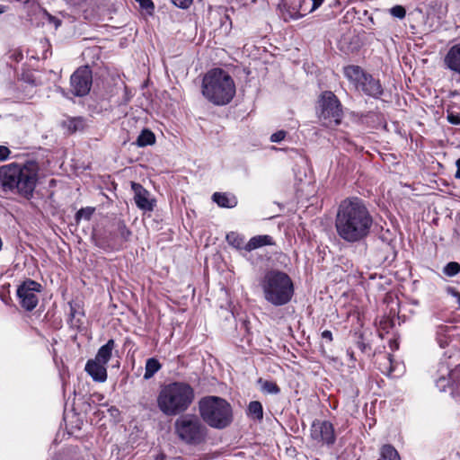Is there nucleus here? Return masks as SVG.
<instances>
[{
  "mask_svg": "<svg viewBox=\"0 0 460 460\" xmlns=\"http://www.w3.org/2000/svg\"><path fill=\"white\" fill-rule=\"evenodd\" d=\"M322 338L327 340L328 341H332V333L331 331L325 330L322 332Z\"/></svg>",
  "mask_w": 460,
  "mask_h": 460,
  "instance_id": "38",
  "label": "nucleus"
},
{
  "mask_svg": "<svg viewBox=\"0 0 460 460\" xmlns=\"http://www.w3.org/2000/svg\"><path fill=\"white\" fill-rule=\"evenodd\" d=\"M460 271V264L456 261L448 262L443 269V273L448 277H454Z\"/></svg>",
  "mask_w": 460,
  "mask_h": 460,
  "instance_id": "27",
  "label": "nucleus"
},
{
  "mask_svg": "<svg viewBox=\"0 0 460 460\" xmlns=\"http://www.w3.org/2000/svg\"><path fill=\"white\" fill-rule=\"evenodd\" d=\"M199 409L203 420L212 428L224 429L232 422L231 405L223 398L204 397L199 402Z\"/></svg>",
  "mask_w": 460,
  "mask_h": 460,
  "instance_id": "6",
  "label": "nucleus"
},
{
  "mask_svg": "<svg viewBox=\"0 0 460 460\" xmlns=\"http://www.w3.org/2000/svg\"><path fill=\"white\" fill-rule=\"evenodd\" d=\"M323 2V0H303L304 4H311L310 9L308 10L309 13L316 10Z\"/></svg>",
  "mask_w": 460,
  "mask_h": 460,
  "instance_id": "31",
  "label": "nucleus"
},
{
  "mask_svg": "<svg viewBox=\"0 0 460 460\" xmlns=\"http://www.w3.org/2000/svg\"><path fill=\"white\" fill-rule=\"evenodd\" d=\"M274 241L270 235H256L252 237L249 242L245 244L244 250L251 252L266 245H273Z\"/></svg>",
  "mask_w": 460,
  "mask_h": 460,
  "instance_id": "17",
  "label": "nucleus"
},
{
  "mask_svg": "<svg viewBox=\"0 0 460 460\" xmlns=\"http://www.w3.org/2000/svg\"><path fill=\"white\" fill-rule=\"evenodd\" d=\"M160 368L161 364L157 359L154 358H148L146 362L144 378L146 380L150 379Z\"/></svg>",
  "mask_w": 460,
  "mask_h": 460,
  "instance_id": "22",
  "label": "nucleus"
},
{
  "mask_svg": "<svg viewBox=\"0 0 460 460\" xmlns=\"http://www.w3.org/2000/svg\"><path fill=\"white\" fill-rule=\"evenodd\" d=\"M226 242L235 249L241 250L245 247L244 237L236 232H230L226 234Z\"/></svg>",
  "mask_w": 460,
  "mask_h": 460,
  "instance_id": "21",
  "label": "nucleus"
},
{
  "mask_svg": "<svg viewBox=\"0 0 460 460\" xmlns=\"http://www.w3.org/2000/svg\"><path fill=\"white\" fill-rule=\"evenodd\" d=\"M106 364L95 359H89L84 370L96 382L103 383L107 379Z\"/></svg>",
  "mask_w": 460,
  "mask_h": 460,
  "instance_id": "14",
  "label": "nucleus"
},
{
  "mask_svg": "<svg viewBox=\"0 0 460 460\" xmlns=\"http://www.w3.org/2000/svg\"><path fill=\"white\" fill-rule=\"evenodd\" d=\"M444 63L448 69L460 75V43L448 49Z\"/></svg>",
  "mask_w": 460,
  "mask_h": 460,
  "instance_id": "15",
  "label": "nucleus"
},
{
  "mask_svg": "<svg viewBox=\"0 0 460 460\" xmlns=\"http://www.w3.org/2000/svg\"><path fill=\"white\" fill-rule=\"evenodd\" d=\"M174 429L178 438L187 445L197 446L207 438V428L197 415L185 414L174 422Z\"/></svg>",
  "mask_w": 460,
  "mask_h": 460,
  "instance_id": "7",
  "label": "nucleus"
},
{
  "mask_svg": "<svg viewBox=\"0 0 460 460\" xmlns=\"http://www.w3.org/2000/svg\"><path fill=\"white\" fill-rule=\"evenodd\" d=\"M10 155V150L4 146H0V161L7 159Z\"/></svg>",
  "mask_w": 460,
  "mask_h": 460,
  "instance_id": "35",
  "label": "nucleus"
},
{
  "mask_svg": "<svg viewBox=\"0 0 460 460\" xmlns=\"http://www.w3.org/2000/svg\"><path fill=\"white\" fill-rule=\"evenodd\" d=\"M95 208L93 207H86L79 209L75 217V222L79 224L82 219L89 221L94 213Z\"/></svg>",
  "mask_w": 460,
  "mask_h": 460,
  "instance_id": "25",
  "label": "nucleus"
},
{
  "mask_svg": "<svg viewBox=\"0 0 460 460\" xmlns=\"http://www.w3.org/2000/svg\"><path fill=\"white\" fill-rule=\"evenodd\" d=\"M61 125L68 133L73 134L84 130L86 127V120L83 117H70L63 120Z\"/></svg>",
  "mask_w": 460,
  "mask_h": 460,
  "instance_id": "16",
  "label": "nucleus"
},
{
  "mask_svg": "<svg viewBox=\"0 0 460 460\" xmlns=\"http://www.w3.org/2000/svg\"><path fill=\"white\" fill-rule=\"evenodd\" d=\"M212 199L221 208H232L237 205L236 198L226 193L215 192L212 196Z\"/></svg>",
  "mask_w": 460,
  "mask_h": 460,
  "instance_id": "19",
  "label": "nucleus"
},
{
  "mask_svg": "<svg viewBox=\"0 0 460 460\" xmlns=\"http://www.w3.org/2000/svg\"><path fill=\"white\" fill-rule=\"evenodd\" d=\"M344 75L350 81L356 89L364 94L379 98L384 90L379 79L375 78L372 75L366 73L358 66H348L344 68Z\"/></svg>",
  "mask_w": 460,
  "mask_h": 460,
  "instance_id": "8",
  "label": "nucleus"
},
{
  "mask_svg": "<svg viewBox=\"0 0 460 460\" xmlns=\"http://www.w3.org/2000/svg\"><path fill=\"white\" fill-rule=\"evenodd\" d=\"M92 83V70L87 66H81L70 77L71 92L75 96H84L90 92Z\"/></svg>",
  "mask_w": 460,
  "mask_h": 460,
  "instance_id": "10",
  "label": "nucleus"
},
{
  "mask_svg": "<svg viewBox=\"0 0 460 460\" xmlns=\"http://www.w3.org/2000/svg\"><path fill=\"white\" fill-rule=\"evenodd\" d=\"M373 218L364 202L358 198L344 199L339 206L335 228L338 235L348 243H357L370 233Z\"/></svg>",
  "mask_w": 460,
  "mask_h": 460,
  "instance_id": "1",
  "label": "nucleus"
},
{
  "mask_svg": "<svg viewBox=\"0 0 460 460\" xmlns=\"http://www.w3.org/2000/svg\"><path fill=\"white\" fill-rule=\"evenodd\" d=\"M303 6L305 7V9H304V10L305 11L307 8H309V9H310L311 4H304L302 3V4H301V7H303Z\"/></svg>",
  "mask_w": 460,
  "mask_h": 460,
  "instance_id": "43",
  "label": "nucleus"
},
{
  "mask_svg": "<svg viewBox=\"0 0 460 460\" xmlns=\"http://www.w3.org/2000/svg\"><path fill=\"white\" fill-rule=\"evenodd\" d=\"M447 120L453 125H460V115L449 112L447 114Z\"/></svg>",
  "mask_w": 460,
  "mask_h": 460,
  "instance_id": "34",
  "label": "nucleus"
},
{
  "mask_svg": "<svg viewBox=\"0 0 460 460\" xmlns=\"http://www.w3.org/2000/svg\"><path fill=\"white\" fill-rule=\"evenodd\" d=\"M194 397V390L189 384L172 382L160 390L157 405L164 414L176 416L189 409Z\"/></svg>",
  "mask_w": 460,
  "mask_h": 460,
  "instance_id": "3",
  "label": "nucleus"
},
{
  "mask_svg": "<svg viewBox=\"0 0 460 460\" xmlns=\"http://www.w3.org/2000/svg\"><path fill=\"white\" fill-rule=\"evenodd\" d=\"M115 348V341L113 339H110L106 344L102 346L95 356V360L100 361L102 363L107 364L109 360L111 358L112 350Z\"/></svg>",
  "mask_w": 460,
  "mask_h": 460,
  "instance_id": "18",
  "label": "nucleus"
},
{
  "mask_svg": "<svg viewBox=\"0 0 460 460\" xmlns=\"http://www.w3.org/2000/svg\"><path fill=\"white\" fill-rule=\"evenodd\" d=\"M142 9L151 13L155 9V4L152 0H135Z\"/></svg>",
  "mask_w": 460,
  "mask_h": 460,
  "instance_id": "30",
  "label": "nucleus"
},
{
  "mask_svg": "<svg viewBox=\"0 0 460 460\" xmlns=\"http://www.w3.org/2000/svg\"><path fill=\"white\" fill-rule=\"evenodd\" d=\"M264 299L274 306L287 305L294 295L291 278L279 270H268L260 281Z\"/></svg>",
  "mask_w": 460,
  "mask_h": 460,
  "instance_id": "4",
  "label": "nucleus"
},
{
  "mask_svg": "<svg viewBox=\"0 0 460 460\" xmlns=\"http://www.w3.org/2000/svg\"><path fill=\"white\" fill-rule=\"evenodd\" d=\"M249 414L254 419L261 420L263 417L262 405L258 401L251 402L248 407Z\"/></svg>",
  "mask_w": 460,
  "mask_h": 460,
  "instance_id": "24",
  "label": "nucleus"
},
{
  "mask_svg": "<svg viewBox=\"0 0 460 460\" xmlns=\"http://www.w3.org/2000/svg\"><path fill=\"white\" fill-rule=\"evenodd\" d=\"M311 438L317 441L332 445L335 441L334 429L328 421L315 420L311 427Z\"/></svg>",
  "mask_w": 460,
  "mask_h": 460,
  "instance_id": "12",
  "label": "nucleus"
},
{
  "mask_svg": "<svg viewBox=\"0 0 460 460\" xmlns=\"http://www.w3.org/2000/svg\"><path fill=\"white\" fill-rule=\"evenodd\" d=\"M460 373V366L458 367V369L455 370L454 372H452L450 375H451V377H455V376L457 374V373Z\"/></svg>",
  "mask_w": 460,
  "mask_h": 460,
  "instance_id": "41",
  "label": "nucleus"
},
{
  "mask_svg": "<svg viewBox=\"0 0 460 460\" xmlns=\"http://www.w3.org/2000/svg\"><path fill=\"white\" fill-rule=\"evenodd\" d=\"M262 390L268 394H278L279 392V386L270 381H265L263 383Z\"/></svg>",
  "mask_w": 460,
  "mask_h": 460,
  "instance_id": "28",
  "label": "nucleus"
},
{
  "mask_svg": "<svg viewBox=\"0 0 460 460\" xmlns=\"http://www.w3.org/2000/svg\"><path fill=\"white\" fill-rule=\"evenodd\" d=\"M117 232L122 241H128L131 235V231L126 226L124 221H118L116 224Z\"/></svg>",
  "mask_w": 460,
  "mask_h": 460,
  "instance_id": "26",
  "label": "nucleus"
},
{
  "mask_svg": "<svg viewBox=\"0 0 460 460\" xmlns=\"http://www.w3.org/2000/svg\"><path fill=\"white\" fill-rule=\"evenodd\" d=\"M193 0H172V4L177 7L186 9L188 8Z\"/></svg>",
  "mask_w": 460,
  "mask_h": 460,
  "instance_id": "33",
  "label": "nucleus"
},
{
  "mask_svg": "<svg viewBox=\"0 0 460 460\" xmlns=\"http://www.w3.org/2000/svg\"><path fill=\"white\" fill-rule=\"evenodd\" d=\"M437 341L441 348H445L448 343L446 336L437 337Z\"/></svg>",
  "mask_w": 460,
  "mask_h": 460,
  "instance_id": "37",
  "label": "nucleus"
},
{
  "mask_svg": "<svg viewBox=\"0 0 460 460\" xmlns=\"http://www.w3.org/2000/svg\"><path fill=\"white\" fill-rule=\"evenodd\" d=\"M378 460H401V458L393 446L385 445L381 448V458Z\"/></svg>",
  "mask_w": 460,
  "mask_h": 460,
  "instance_id": "23",
  "label": "nucleus"
},
{
  "mask_svg": "<svg viewBox=\"0 0 460 460\" xmlns=\"http://www.w3.org/2000/svg\"><path fill=\"white\" fill-rule=\"evenodd\" d=\"M287 133L286 131L284 130H279L274 134L271 135L270 137V141L271 142H275V143H279L280 141H282L285 137H286Z\"/></svg>",
  "mask_w": 460,
  "mask_h": 460,
  "instance_id": "32",
  "label": "nucleus"
},
{
  "mask_svg": "<svg viewBox=\"0 0 460 460\" xmlns=\"http://www.w3.org/2000/svg\"><path fill=\"white\" fill-rule=\"evenodd\" d=\"M131 188L134 191V200L137 207L144 211H152L155 201L150 198V192L137 182H131Z\"/></svg>",
  "mask_w": 460,
  "mask_h": 460,
  "instance_id": "13",
  "label": "nucleus"
},
{
  "mask_svg": "<svg viewBox=\"0 0 460 460\" xmlns=\"http://www.w3.org/2000/svg\"><path fill=\"white\" fill-rule=\"evenodd\" d=\"M3 12H4L3 6L0 5V13H2Z\"/></svg>",
  "mask_w": 460,
  "mask_h": 460,
  "instance_id": "44",
  "label": "nucleus"
},
{
  "mask_svg": "<svg viewBox=\"0 0 460 460\" xmlns=\"http://www.w3.org/2000/svg\"><path fill=\"white\" fill-rule=\"evenodd\" d=\"M456 168L457 169H456V172L455 173V177L456 179H460V158L456 160Z\"/></svg>",
  "mask_w": 460,
  "mask_h": 460,
  "instance_id": "39",
  "label": "nucleus"
},
{
  "mask_svg": "<svg viewBox=\"0 0 460 460\" xmlns=\"http://www.w3.org/2000/svg\"><path fill=\"white\" fill-rule=\"evenodd\" d=\"M390 13L399 19L405 17L406 11L402 5H395L390 9Z\"/></svg>",
  "mask_w": 460,
  "mask_h": 460,
  "instance_id": "29",
  "label": "nucleus"
},
{
  "mask_svg": "<svg viewBox=\"0 0 460 460\" xmlns=\"http://www.w3.org/2000/svg\"><path fill=\"white\" fill-rule=\"evenodd\" d=\"M202 93L214 104L225 105L233 99L235 86L232 77L226 72L216 68L205 75L202 82Z\"/></svg>",
  "mask_w": 460,
  "mask_h": 460,
  "instance_id": "5",
  "label": "nucleus"
},
{
  "mask_svg": "<svg viewBox=\"0 0 460 460\" xmlns=\"http://www.w3.org/2000/svg\"><path fill=\"white\" fill-rule=\"evenodd\" d=\"M318 119L323 126L329 128H335L341 123L343 119L341 103L332 92L325 91L321 94Z\"/></svg>",
  "mask_w": 460,
  "mask_h": 460,
  "instance_id": "9",
  "label": "nucleus"
},
{
  "mask_svg": "<svg viewBox=\"0 0 460 460\" xmlns=\"http://www.w3.org/2000/svg\"><path fill=\"white\" fill-rule=\"evenodd\" d=\"M41 285L34 280L27 279L18 287L17 296L21 305L27 311H32L38 305L37 293L40 291Z\"/></svg>",
  "mask_w": 460,
  "mask_h": 460,
  "instance_id": "11",
  "label": "nucleus"
},
{
  "mask_svg": "<svg viewBox=\"0 0 460 460\" xmlns=\"http://www.w3.org/2000/svg\"><path fill=\"white\" fill-rule=\"evenodd\" d=\"M38 172L39 165L35 161L1 166L0 191L15 193L29 199L36 187Z\"/></svg>",
  "mask_w": 460,
  "mask_h": 460,
  "instance_id": "2",
  "label": "nucleus"
},
{
  "mask_svg": "<svg viewBox=\"0 0 460 460\" xmlns=\"http://www.w3.org/2000/svg\"><path fill=\"white\" fill-rule=\"evenodd\" d=\"M49 18H50L51 20L55 21V22H56V27H58V26L60 24V21L56 20V19H55L54 17H52V16H50Z\"/></svg>",
  "mask_w": 460,
  "mask_h": 460,
  "instance_id": "42",
  "label": "nucleus"
},
{
  "mask_svg": "<svg viewBox=\"0 0 460 460\" xmlns=\"http://www.w3.org/2000/svg\"><path fill=\"white\" fill-rule=\"evenodd\" d=\"M155 142V134L147 129L145 128L141 131L139 136L137 137L136 140V145L139 147H144L146 146H152Z\"/></svg>",
  "mask_w": 460,
  "mask_h": 460,
  "instance_id": "20",
  "label": "nucleus"
},
{
  "mask_svg": "<svg viewBox=\"0 0 460 460\" xmlns=\"http://www.w3.org/2000/svg\"><path fill=\"white\" fill-rule=\"evenodd\" d=\"M155 460H165V456L164 454H159L156 456Z\"/></svg>",
  "mask_w": 460,
  "mask_h": 460,
  "instance_id": "40",
  "label": "nucleus"
},
{
  "mask_svg": "<svg viewBox=\"0 0 460 460\" xmlns=\"http://www.w3.org/2000/svg\"><path fill=\"white\" fill-rule=\"evenodd\" d=\"M448 327L443 324H440L437 327L436 334L437 337L446 336V332H447Z\"/></svg>",
  "mask_w": 460,
  "mask_h": 460,
  "instance_id": "36",
  "label": "nucleus"
}]
</instances>
